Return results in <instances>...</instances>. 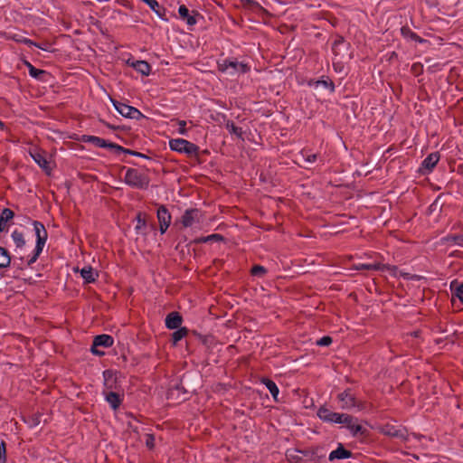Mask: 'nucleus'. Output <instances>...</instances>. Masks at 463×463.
I'll use <instances>...</instances> for the list:
<instances>
[{"mask_svg":"<svg viewBox=\"0 0 463 463\" xmlns=\"http://www.w3.org/2000/svg\"><path fill=\"white\" fill-rule=\"evenodd\" d=\"M356 422H357V419H355L352 416V420H350V423L345 425V427L350 430L351 434L354 437H355L359 434L364 435L366 432V430L364 428H363L362 425H360Z\"/></svg>","mask_w":463,"mask_h":463,"instance_id":"obj_21","label":"nucleus"},{"mask_svg":"<svg viewBox=\"0 0 463 463\" xmlns=\"http://www.w3.org/2000/svg\"><path fill=\"white\" fill-rule=\"evenodd\" d=\"M208 241H210L208 236L201 237V238H198V239L194 240L195 243H203V242H208Z\"/></svg>","mask_w":463,"mask_h":463,"instance_id":"obj_55","label":"nucleus"},{"mask_svg":"<svg viewBox=\"0 0 463 463\" xmlns=\"http://www.w3.org/2000/svg\"><path fill=\"white\" fill-rule=\"evenodd\" d=\"M333 414L334 412L331 411L329 409L326 408L325 406L320 407L317 411V417L324 422L328 423H330Z\"/></svg>","mask_w":463,"mask_h":463,"instance_id":"obj_28","label":"nucleus"},{"mask_svg":"<svg viewBox=\"0 0 463 463\" xmlns=\"http://www.w3.org/2000/svg\"><path fill=\"white\" fill-rule=\"evenodd\" d=\"M82 141L91 143L97 147L109 148L112 151H114L115 149H119L118 147V144L109 142L106 139L95 136L84 135L82 136Z\"/></svg>","mask_w":463,"mask_h":463,"instance_id":"obj_8","label":"nucleus"},{"mask_svg":"<svg viewBox=\"0 0 463 463\" xmlns=\"http://www.w3.org/2000/svg\"><path fill=\"white\" fill-rule=\"evenodd\" d=\"M317 154H312V155H308L307 157H306V160L309 163H313L317 160Z\"/></svg>","mask_w":463,"mask_h":463,"instance_id":"obj_53","label":"nucleus"},{"mask_svg":"<svg viewBox=\"0 0 463 463\" xmlns=\"http://www.w3.org/2000/svg\"><path fill=\"white\" fill-rule=\"evenodd\" d=\"M103 376H112V373L109 370H107L103 372Z\"/></svg>","mask_w":463,"mask_h":463,"instance_id":"obj_58","label":"nucleus"},{"mask_svg":"<svg viewBox=\"0 0 463 463\" xmlns=\"http://www.w3.org/2000/svg\"><path fill=\"white\" fill-rule=\"evenodd\" d=\"M352 452L346 449L342 443H339L336 449L330 452L328 456L329 461L335 459H345L352 457Z\"/></svg>","mask_w":463,"mask_h":463,"instance_id":"obj_13","label":"nucleus"},{"mask_svg":"<svg viewBox=\"0 0 463 463\" xmlns=\"http://www.w3.org/2000/svg\"><path fill=\"white\" fill-rule=\"evenodd\" d=\"M144 3L148 5V6L160 17H162L163 14L161 13V10L165 12V9L160 6L158 2L156 0H142Z\"/></svg>","mask_w":463,"mask_h":463,"instance_id":"obj_38","label":"nucleus"},{"mask_svg":"<svg viewBox=\"0 0 463 463\" xmlns=\"http://www.w3.org/2000/svg\"><path fill=\"white\" fill-rule=\"evenodd\" d=\"M111 101L117 111L123 117L137 120L144 118V115L137 109L115 99H111Z\"/></svg>","mask_w":463,"mask_h":463,"instance_id":"obj_5","label":"nucleus"},{"mask_svg":"<svg viewBox=\"0 0 463 463\" xmlns=\"http://www.w3.org/2000/svg\"><path fill=\"white\" fill-rule=\"evenodd\" d=\"M351 420L352 416L349 414L334 412L330 423L343 424L345 426L349 424Z\"/></svg>","mask_w":463,"mask_h":463,"instance_id":"obj_24","label":"nucleus"},{"mask_svg":"<svg viewBox=\"0 0 463 463\" xmlns=\"http://www.w3.org/2000/svg\"><path fill=\"white\" fill-rule=\"evenodd\" d=\"M5 459V448L4 443H0V461Z\"/></svg>","mask_w":463,"mask_h":463,"instance_id":"obj_52","label":"nucleus"},{"mask_svg":"<svg viewBox=\"0 0 463 463\" xmlns=\"http://www.w3.org/2000/svg\"><path fill=\"white\" fill-rule=\"evenodd\" d=\"M118 379L119 378H103V391H118L119 393H124V388Z\"/></svg>","mask_w":463,"mask_h":463,"instance_id":"obj_15","label":"nucleus"},{"mask_svg":"<svg viewBox=\"0 0 463 463\" xmlns=\"http://www.w3.org/2000/svg\"><path fill=\"white\" fill-rule=\"evenodd\" d=\"M241 5L244 7L250 8V9H260L264 10L263 7L256 1L254 0H241Z\"/></svg>","mask_w":463,"mask_h":463,"instance_id":"obj_41","label":"nucleus"},{"mask_svg":"<svg viewBox=\"0 0 463 463\" xmlns=\"http://www.w3.org/2000/svg\"><path fill=\"white\" fill-rule=\"evenodd\" d=\"M114 343V339L109 335H96L93 339V343L90 348V351L93 354L96 355H103L104 352L100 351L99 347H110Z\"/></svg>","mask_w":463,"mask_h":463,"instance_id":"obj_6","label":"nucleus"},{"mask_svg":"<svg viewBox=\"0 0 463 463\" xmlns=\"http://www.w3.org/2000/svg\"><path fill=\"white\" fill-rule=\"evenodd\" d=\"M14 217V213L9 208H4L0 213V232H7V222Z\"/></svg>","mask_w":463,"mask_h":463,"instance_id":"obj_17","label":"nucleus"},{"mask_svg":"<svg viewBox=\"0 0 463 463\" xmlns=\"http://www.w3.org/2000/svg\"><path fill=\"white\" fill-rule=\"evenodd\" d=\"M332 343V338L328 335L321 337L317 341V345L320 346H328Z\"/></svg>","mask_w":463,"mask_h":463,"instance_id":"obj_47","label":"nucleus"},{"mask_svg":"<svg viewBox=\"0 0 463 463\" xmlns=\"http://www.w3.org/2000/svg\"><path fill=\"white\" fill-rule=\"evenodd\" d=\"M11 236H12V239H13L14 243L15 245V249H14L15 254L22 253V250L24 249V247L26 244L24 233L22 232L14 230L12 232Z\"/></svg>","mask_w":463,"mask_h":463,"instance_id":"obj_18","label":"nucleus"},{"mask_svg":"<svg viewBox=\"0 0 463 463\" xmlns=\"http://www.w3.org/2000/svg\"><path fill=\"white\" fill-rule=\"evenodd\" d=\"M102 394L105 401L113 410L119 408L123 401L124 393H119L118 391H103Z\"/></svg>","mask_w":463,"mask_h":463,"instance_id":"obj_10","label":"nucleus"},{"mask_svg":"<svg viewBox=\"0 0 463 463\" xmlns=\"http://www.w3.org/2000/svg\"><path fill=\"white\" fill-rule=\"evenodd\" d=\"M146 446L149 449H153L155 448V436L154 434H146Z\"/></svg>","mask_w":463,"mask_h":463,"instance_id":"obj_46","label":"nucleus"},{"mask_svg":"<svg viewBox=\"0 0 463 463\" xmlns=\"http://www.w3.org/2000/svg\"><path fill=\"white\" fill-rule=\"evenodd\" d=\"M136 221H137V225L135 227L136 232L137 233L144 234L145 233L144 229L146 226L145 215H143L141 213H138L136 217Z\"/></svg>","mask_w":463,"mask_h":463,"instance_id":"obj_33","label":"nucleus"},{"mask_svg":"<svg viewBox=\"0 0 463 463\" xmlns=\"http://www.w3.org/2000/svg\"><path fill=\"white\" fill-rule=\"evenodd\" d=\"M386 268L385 265H381L379 263H375V264H358V265H354L352 269H355V270H380V269H384Z\"/></svg>","mask_w":463,"mask_h":463,"instance_id":"obj_27","label":"nucleus"},{"mask_svg":"<svg viewBox=\"0 0 463 463\" xmlns=\"http://www.w3.org/2000/svg\"><path fill=\"white\" fill-rule=\"evenodd\" d=\"M218 70L230 76L244 74L250 71V68L247 63L240 62L233 59H224L218 61Z\"/></svg>","mask_w":463,"mask_h":463,"instance_id":"obj_3","label":"nucleus"},{"mask_svg":"<svg viewBox=\"0 0 463 463\" xmlns=\"http://www.w3.org/2000/svg\"><path fill=\"white\" fill-rule=\"evenodd\" d=\"M124 181L128 185L142 190L148 187L150 179L147 175L138 169L128 168L126 171Z\"/></svg>","mask_w":463,"mask_h":463,"instance_id":"obj_2","label":"nucleus"},{"mask_svg":"<svg viewBox=\"0 0 463 463\" xmlns=\"http://www.w3.org/2000/svg\"><path fill=\"white\" fill-rule=\"evenodd\" d=\"M349 43H346L342 36H337L332 45V51L335 56L344 57V51H347Z\"/></svg>","mask_w":463,"mask_h":463,"instance_id":"obj_16","label":"nucleus"},{"mask_svg":"<svg viewBox=\"0 0 463 463\" xmlns=\"http://www.w3.org/2000/svg\"><path fill=\"white\" fill-rule=\"evenodd\" d=\"M339 402H342L341 408L350 410L357 407L359 410L362 408L358 405L354 395L352 393L351 389H346L337 395Z\"/></svg>","mask_w":463,"mask_h":463,"instance_id":"obj_7","label":"nucleus"},{"mask_svg":"<svg viewBox=\"0 0 463 463\" xmlns=\"http://www.w3.org/2000/svg\"><path fill=\"white\" fill-rule=\"evenodd\" d=\"M80 274L85 282L91 283L95 281L94 270L91 267L83 268L80 271Z\"/></svg>","mask_w":463,"mask_h":463,"instance_id":"obj_34","label":"nucleus"},{"mask_svg":"<svg viewBox=\"0 0 463 463\" xmlns=\"http://www.w3.org/2000/svg\"><path fill=\"white\" fill-rule=\"evenodd\" d=\"M454 285H455V282H452L450 285V288L452 290V295L454 297H457L461 301V303H463V283L460 285H458L455 288H454Z\"/></svg>","mask_w":463,"mask_h":463,"instance_id":"obj_40","label":"nucleus"},{"mask_svg":"<svg viewBox=\"0 0 463 463\" xmlns=\"http://www.w3.org/2000/svg\"><path fill=\"white\" fill-rule=\"evenodd\" d=\"M401 33L402 34L403 37L405 38H410L415 42H419V43H423L425 42L424 39H422L421 37H420L418 34H416L414 32H412L409 27L407 26H403L402 27L401 29Z\"/></svg>","mask_w":463,"mask_h":463,"instance_id":"obj_31","label":"nucleus"},{"mask_svg":"<svg viewBox=\"0 0 463 463\" xmlns=\"http://www.w3.org/2000/svg\"><path fill=\"white\" fill-rule=\"evenodd\" d=\"M438 200H439V198L436 199L435 202L430 206V211H435L436 210V207L438 205Z\"/></svg>","mask_w":463,"mask_h":463,"instance_id":"obj_57","label":"nucleus"},{"mask_svg":"<svg viewBox=\"0 0 463 463\" xmlns=\"http://www.w3.org/2000/svg\"><path fill=\"white\" fill-rule=\"evenodd\" d=\"M41 417L42 414L35 413L24 419V422L27 423L30 428H35L41 423Z\"/></svg>","mask_w":463,"mask_h":463,"instance_id":"obj_37","label":"nucleus"},{"mask_svg":"<svg viewBox=\"0 0 463 463\" xmlns=\"http://www.w3.org/2000/svg\"><path fill=\"white\" fill-rule=\"evenodd\" d=\"M201 213L200 211L196 208L187 209L183 216H182V224L184 227H191L194 223H198L200 222Z\"/></svg>","mask_w":463,"mask_h":463,"instance_id":"obj_9","label":"nucleus"},{"mask_svg":"<svg viewBox=\"0 0 463 463\" xmlns=\"http://www.w3.org/2000/svg\"><path fill=\"white\" fill-rule=\"evenodd\" d=\"M260 381L269 389L273 399L275 401H278V395L279 393V391L277 384L273 381H271L270 378H260Z\"/></svg>","mask_w":463,"mask_h":463,"instance_id":"obj_23","label":"nucleus"},{"mask_svg":"<svg viewBox=\"0 0 463 463\" xmlns=\"http://www.w3.org/2000/svg\"><path fill=\"white\" fill-rule=\"evenodd\" d=\"M169 146L173 151L184 153L187 156L197 155L199 146L183 138H175L169 141Z\"/></svg>","mask_w":463,"mask_h":463,"instance_id":"obj_4","label":"nucleus"},{"mask_svg":"<svg viewBox=\"0 0 463 463\" xmlns=\"http://www.w3.org/2000/svg\"><path fill=\"white\" fill-rule=\"evenodd\" d=\"M252 276L263 277L267 273V269L260 265H255L252 267L250 271Z\"/></svg>","mask_w":463,"mask_h":463,"instance_id":"obj_42","label":"nucleus"},{"mask_svg":"<svg viewBox=\"0 0 463 463\" xmlns=\"http://www.w3.org/2000/svg\"><path fill=\"white\" fill-rule=\"evenodd\" d=\"M133 430H134L135 432H137V428H133Z\"/></svg>","mask_w":463,"mask_h":463,"instance_id":"obj_61","label":"nucleus"},{"mask_svg":"<svg viewBox=\"0 0 463 463\" xmlns=\"http://www.w3.org/2000/svg\"><path fill=\"white\" fill-rule=\"evenodd\" d=\"M193 333L199 339H202L203 344H204V345H207L209 340L212 338V336H210V335H201L200 334L196 333V331H193Z\"/></svg>","mask_w":463,"mask_h":463,"instance_id":"obj_51","label":"nucleus"},{"mask_svg":"<svg viewBox=\"0 0 463 463\" xmlns=\"http://www.w3.org/2000/svg\"><path fill=\"white\" fill-rule=\"evenodd\" d=\"M17 42L19 43H23L28 46H32V45H34V46H37L41 49H43L41 46H39L36 43L33 42L32 40L30 39H27V38H19V39H16Z\"/></svg>","mask_w":463,"mask_h":463,"instance_id":"obj_48","label":"nucleus"},{"mask_svg":"<svg viewBox=\"0 0 463 463\" xmlns=\"http://www.w3.org/2000/svg\"><path fill=\"white\" fill-rule=\"evenodd\" d=\"M177 123H178V125L180 127L178 132L181 135H186V133H187V130L185 128L186 122L184 120H178Z\"/></svg>","mask_w":463,"mask_h":463,"instance_id":"obj_49","label":"nucleus"},{"mask_svg":"<svg viewBox=\"0 0 463 463\" xmlns=\"http://www.w3.org/2000/svg\"><path fill=\"white\" fill-rule=\"evenodd\" d=\"M118 147L120 148V149H115L114 152L118 154V153H124V154H128V155H131V156H138V157H143V158H148V156H146V155L140 153V152H137V151H135V150H131V149H128V148H125L119 145H118Z\"/></svg>","mask_w":463,"mask_h":463,"instance_id":"obj_36","label":"nucleus"},{"mask_svg":"<svg viewBox=\"0 0 463 463\" xmlns=\"http://www.w3.org/2000/svg\"><path fill=\"white\" fill-rule=\"evenodd\" d=\"M189 330L186 327H179L172 334V342L175 345L179 341L185 337Z\"/></svg>","mask_w":463,"mask_h":463,"instance_id":"obj_32","label":"nucleus"},{"mask_svg":"<svg viewBox=\"0 0 463 463\" xmlns=\"http://www.w3.org/2000/svg\"><path fill=\"white\" fill-rule=\"evenodd\" d=\"M35 163L43 170L49 171L50 168V163L46 159L45 156L39 150H34L33 152L30 153Z\"/></svg>","mask_w":463,"mask_h":463,"instance_id":"obj_20","label":"nucleus"},{"mask_svg":"<svg viewBox=\"0 0 463 463\" xmlns=\"http://www.w3.org/2000/svg\"><path fill=\"white\" fill-rule=\"evenodd\" d=\"M299 454L300 449H291L287 451L286 456L290 462L300 463L302 461V457Z\"/></svg>","mask_w":463,"mask_h":463,"instance_id":"obj_35","label":"nucleus"},{"mask_svg":"<svg viewBox=\"0 0 463 463\" xmlns=\"http://www.w3.org/2000/svg\"><path fill=\"white\" fill-rule=\"evenodd\" d=\"M414 336H418V332H414Z\"/></svg>","mask_w":463,"mask_h":463,"instance_id":"obj_62","label":"nucleus"},{"mask_svg":"<svg viewBox=\"0 0 463 463\" xmlns=\"http://www.w3.org/2000/svg\"><path fill=\"white\" fill-rule=\"evenodd\" d=\"M317 85H322L323 87L329 89L331 92H334V90H335V84L329 79L317 80Z\"/></svg>","mask_w":463,"mask_h":463,"instance_id":"obj_44","label":"nucleus"},{"mask_svg":"<svg viewBox=\"0 0 463 463\" xmlns=\"http://www.w3.org/2000/svg\"><path fill=\"white\" fill-rule=\"evenodd\" d=\"M130 65L144 76H148L151 71V66L146 61H136L131 62Z\"/></svg>","mask_w":463,"mask_h":463,"instance_id":"obj_22","label":"nucleus"},{"mask_svg":"<svg viewBox=\"0 0 463 463\" xmlns=\"http://www.w3.org/2000/svg\"><path fill=\"white\" fill-rule=\"evenodd\" d=\"M178 13L181 18L186 20L188 25H194L196 24V19L189 14V10L185 5H180Z\"/></svg>","mask_w":463,"mask_h":463,"instance_id":"obj_25","label":"nucleus"},{"mask_svg":"<svg viewBox=\"0 0 463 463\" xmlns=\"http://www.w3.org/2000/svg\"><path fill=\"white\" fill-rule=\"evenodd\" d=\"M210 241H222L224 240L223 236L218 233L208 235Z\"/></svg>","mask_w":463,"mask_h":463,"instance_id":"obj_50","label":"nucleus"},{"mask_svg":"<svg viewBox=\"0 0 463 463\" xmlns=\"http://www.w3.org/2000/svg\"><path fill=\"white\" fill-rule=\"evenodd\" d=\"M439 160V154L438 152H434L430 154L422 162L421 169H425L428 172L432 171V169L436 166Z\"/></svg>","mask_w":463,"mask_h":463,"instance_id":"obj_19","label":"nucleus"},{"mask_svg":"<svg viewBox=\"0 0 463 463\" xmlns=\"http://www.w3.org/2000/svg\"><path fill=\"white\" fill-rule=\"evenodd\" d=\"M165 322L168 329H177L181 327L183 317L178 312L174 311L166 316Z\"/></svg>","mask_w":463,"mask_h":463,"instance_id":"obj_14","label":"nucleus"},{"mask_svg":"<svg viewBox=\"0 0 463 463\" xmlns=\"http://www.w3.org/2000/svg\"><path fill=\"white\" fill-rule=\"evenodd\" d=\"M420 68V64L415 63V64H413V65L411 66V71H414L415 73H417V72H418V70H419Z\"/></svg>","mask_w":463,"mask_h":463,"instance_id":"obj_56","label":"nucleus"},{"mask_svg":"<svg viewBox=\"0 0 463 463\" xmlns=\"http://www.w3.org/2000/svg\"><path fill=\"white\" fill-rule=\"evenodd\" d=\"M10 263L11 256L9 251L4 247H0V269L9 267Z\"/></svg>","mask_w":463,"mask_h":463,"instance_id":"obj_26","label":"nucleus"},{"mask_svg":"<svg viewBox=\"0 0 463 463\" xmlns=\"http://www.w3.org/2000/svg\"><path fill=\"white\" fill-rule=\"evenodd\" d=\"M24 257L23 256L22 253L16 254L14 256V261H13V264L14 267H17V269H24Z\"/></svg>","mask_w":463,"mask_h":463,"instance_id":"obj_43","label":"nucleus"},{"mask_svg":"<svg viewBox=\"0 0 463 463\" xmlns=\"http://www.w3.org/2000/svg\"><path fill=\"white\" fill-rule=\"evenodd\" d=\"M4 127H5V124L0 120V128H1V129H3Z\"/></svg>","mask_w":463,"mask_h":463,"instance_id":"obj_60","label":"nucleus"},{"mask_svg":"<svg viewBox=\"0 0 463 463\" xmlns=\"http://www.w3.org/2000/svg\"><path fill=\"white\" fill-rule=\"evenodd\" d=\"M317 449H300V454L314 463H320L322 456L317 455Z\"/></svg>","mask_w":463,"mask_h":463,"instance_id":"obj_29","label":"nucleus"},{"mask_svg":"<svg viewBox=\"0 0 463 463\" xmlns=\"http://www.w3.org/2000/svg\"><path fill=\"white\" fill-rule=\"evenodd\" d=\"M175 390H176V391H179V390H180V385H179V383H175V384H172V385H171V388H170V394H171V395H174V392H175Z\"/></svg>","mask_w":463,"mask_h":463,"instance_id":"obj_54","label":"nucleus"},{"mask_svg":"<svg viewBox=\"0 0 463 463\" xmlns=\"http://www.w3.org/2000/svg\"><path fill=\"white\" fill-rule=\"evenodd\" d=\"M382 433L402 440H405L407 439V430L404 428H398L390 424H387L382 428Z\"/></svg>","mask_w":463,"mask_h":463,"instance_id":"obj_11","label":"nucleus"},{"mask_svg":"<svg viewBox=\"0 0 463 463\" xmlns=\"http://www.w3.org/2000/svg\"><path fill=\"white\" fill-rule=\"evenodd\" d=\"M226 128L229 130L230 133L236 135L240 138H243V131L241 128L235 126V124L232 121H227Z\"/></svg>","mask_w":463,"mask_h":463,"instance_id":"obj_39","label":"nucleus"},{"mask_svg":"<svg viewBox=\"0 0 463 463\" xmlns=\"http://www.w3.org/2000/svg\"><path fill=\"white\" fill-rule=\"evenodd\" d=\"M447 241L449 242H453L457 245H462L463 244V234L462 235L448 236Z\"/></svg>","mask_w":463,"mask_h":463,"instance_id":"obj_45","label":"nucleus"},{"mask_svg":"<svg viewBox=\"0 0 463 463\" xmlns=\"http://www.w3.org/2000/svg\"><path fill=\"white\" fill-rule=\"evenodd\" d=\"M33 225L36 235V245L33 255L27 260V266H31L37 260L48 239L47 231L41 222L33 221Z\"/></svg>","mask_w":463,"mask_h":463,"instance_id":"obj_1","label":"nucleus"},{"mask_svg":"<svg viewBox=\"0 0 463 463\" xmlns=\"http://www.w3.org/2000/svg\"><path fill=\"white\" fill-rule=\"evenodd\" d=\"M157 219L159 222L160 232H166L171 222V215L165 206L161 205L157 210Z\"/></svg>","mask_w":463,"mask_h":463,"instance_id":"obj_12","label":"nucleus"},{"mask_svg":"<svg viewBox=\"0 0 463 463\" xmlns=\"http://www.w3.org/2000/svg\"><path fill=\"white\" fill-rule=\"evenodd\" d=\"M25 65L29 70V74L36 80H43V76L46 75L47 72L43 70L36 69L30 62L25 61Z\"/></svg>","mask_w":463,"mask_h":463,"instance_id":"obj_30","label":"nucleus"},{"mask_svg":"<svg viewBox=\"0 0 463 463\" xmlns=\"http://www.w3.org/2000/svg\"><path fill=\"white\" fill-rule=\"evenodd\" d=\"M458 172L460 173L461 175H463V164H461L458 166Z\"/></svg>","mask_w":463,"mask_h":463,"instance_id":"obj_59","label":"nucleus"}]
</instances>
